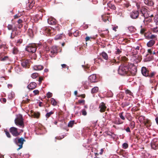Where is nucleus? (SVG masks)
Segmentation results:
<instances>
[{
	"instance_id": "obj_47",
	"label": "nucleus",
	"mask_w": 158,
	"mask_h": 158,
	"mask_svg": "<svg viewBox=\"0 0 158 158\" xmlns=\"http://www.w3.org/2000/svg\"><path fill=\"white\" fill-rule=\"evenodd\" d=\"M125 93L126 94H128L130 96H131L132 94V93L131 91L128 89L125 90Z\"/></svg>"
},
{
	"instance_id": "obj_7",
	"label": "nucleus",
	"mask_w": 158,
	"mask_h": 158,
	"mask_svg": "<svg viewBox=\"0 0 158 158\" xmlns=\"http://www.w3.org/2000/svg\"><path fill=\"white\" fill-rule=\"evenodd\" d=\"M37 47L34 44H29L26 48V50L30 52L34 53L36 50Z\"/></svg>"
},
{
	"instance_id": "obj_57",
	"label": "nucleus",
	"mask_w": 158,
	"mask_h": 158,
	"mask_svg": "<svg viewBox=\"0 0 158 158\" xmlns=\"http://www.w3.org/2000/svg\"><path fill=\"white\" fill-rule=\"evenodd\" d=\"M85 101L84 100H80L78 101V103L79 104L83 103V105L85 104Z\"/></svg>"
},
{
	"instance_id": "obj_54",
	"label": "nucleus",
	"mask_w": 158,
	"mask_h": 158,
	"mask_svg": "<svg viewBox=\"0 0 158 158\" xmlns=\"http://www.w3.org/2000/svg\"><path fill=\"white\" fill-rule=\"evenodd\" d=\"M0 101H1V102L2 103H5L6 102V100L5 98H2V99H1L0 100Z\"/></svg>"
},
{
	"instance_id": "obj_56",
	"label": "nucleus",
	"mask_w": 158,
	"mask_h": 158,
	"mask_svg": "<svg viewBox=\"0 0 158 158\" xmlns=\"http://www.w3.org/2000/svg\"><path fill=\"white\" fill-rule=\"evenodd\" d=\"M122 60L124 62L127 61L128 60V58L125 56L122 57Z\"/></svg>"
},
{
	"instance_id": "obj_61",
	"label": "nucleus",
	"mask_w": 158,
	"mask_h": 158,
	"mask_svg": "<svg viewBox=\"0 0 158 158\" xmlns=\"http://www.w3.org/2000/svg\"><path fill=\"white\" fill-rule=\"evenodd\" d=\"M112 0H103V5H105L108 1L109 2H110Z\"/></svg>"
},
{
	"instance_id": "obj_49",
	"label": "nucleus",
	"mask_w": 158,
	"mask_h": 158,
	"mask_svg": "<svg viewBox=\"0 0 158 158\" xmlns=\"http://www.w3.org/2000/svg\"><path fill=\"white\" fill-rule=\"evenodd\" d=\"M82 115L84 116H86L87 114V113L85 109L82 110L81 111Z\"/></svg>"
},
{
	"instance_id": "obj_42",
	"label": "nucleus",
	"mask_w": 158,
	"mask_h": 158,
	"mask_svg": "<svg viewBox=\"0 0 158 158\" xmlns=\"http://www.w3.org/2000/svg\"><path fill=\"white\" fill-rule=\"evenodd\" d=\"M39 76V75L38 73H34L32 74L31 77L35 79Z\"/></svg>"
},
{
	"instance_id": "obj_18",
	"label": "nucleus",
	"mask_w": 158,
	"mask_h": 158,
	"mask_svg": "<svg viewBox=\"0 0 158 158\" xmlns=\"http://www.w3.org/2000/svg\"><path fill=\"white\" fill-rule=\"evenodd\" d=\"M48 23L51 25H55L56 23V20L54 18L51 17L48 19Z\"/></svg>"
},
{
	"instance_id": "obj_14",
	"label": "nucleus",
	"mask_w": 158,
	"mask_h": 158,
	"mask_svg": "<svg viewBox=\"0 0 158 158\" xmlns=\"http://www.w3.org/2000/svg\"><path fill=\"white\" fill-rule=\"evenodd\" d=\"M141 73L144 76L146 77L148 76V71L144 67H143L142 68Z\"/></svg>"
},
{
	"instance_id": "obj_34",
	"label": "nucleus",
	"mask_w": 158,
	"mask_h": 158,
	"mask_svg": "<svg viewBox=\"0 0 158 158\" xmlns=\"http://www.w3.org/2000/svg\"><path fill=\"white\" fill-rule=\"evenodd\" d=\"M141 29L140 31V33L142 34H144L145 36V33L146 29L144 27H143L142 26H141Z\"/></svg>"
},
{
	"instance_id": "obj_60",
	"label": "nucleus",
	"mask_w": 158,
	"mask_h": 158,
	"mask_svg": "<svg viewBox=\"0 0 158 158\" xmlns=\"http://www.w3.org/2000/svg\"><path fill=\"white\" fill-rule=\"evenodd\" d=\"M53 30H50L49 29H47L45 30V31L46 32H48V33L50 34L52 32V31Z\"/></svg>"
},
{
	"instance_id": "obj_63",
	"label": "nucleus",
	"mask_w": 158,
	"mask_h": 158,
	"mask_svg": "<svg viewBox=\"0 0 158 158\" xmlns=\"http://www.w3.org/2000/svg\"><path fill=\"white\" fill-rule=\"evenodd\" d=\"M82 66L84 68H85L86 69H89V67H90V66L89 65H88V64H87L86 65H82Z\"/></svg>"
},
{
	"instance_id": "obj_59",
	"label": "nucleus",
	"mask_w": 158,
	"mask_h": 158,
	"mask_svg": "<svg viewBox=\"0 0 158 158\" xmlns=\"http://www.w3.org/2000/svg\"><path fill=\"white\" fill-rule=\"evenodd\" d=\"M116 122L118 124H120L123 123V122L121 121L119 118L118 121H116Z\"/></svg>"
},
{
	"instance_id": "obj_35",
	"label": "nucleus",
	"mask_w": 158,
	"mask_h": 158,
	"mask_svg": "<svg viewBox=\"0 0 158 158\" xmlns=\"http://www.w3.org/2000/svg\"><path fill=\"white\" fill-rule=\"evenodd\" d=\"M9 58L8 56H5L4 57H0V60L2 61H4L9 60Z\"/></svg>"
},
{
	"instance_id": "obj_43",
	"label": "nucleus",
	"mask_w": 158,
	"mask_h": 158,
	"mask_svg": "<svg viewBox=\"0 0 158 158\" xmlns=\"http://www.w3.org/2000/svg\"><path fill=\"white\" fill-rule=\"evenodd\" d=\"M123 112H121L119 114V115L120 118L123 120H125V118L124 116L123 115Z\"/></svg>"
},
{
	"instance_id": "obj_38",
	"label": "nucleus",
	"mask_w": 158,
	"mask_h": 158,
	"mask_svg": "<svg viewBox=\"0 0 158 158\" xmlns=\"http://www.w3.org/2000/svg\"><path fill=\"white\" fill-rule=\"evenodd\" d=\"M154 22H155L156 24L158 25V14H156L154 18Z\"/></svg>"
},
{
	"instance_id": "obj_9",
	"label": "nucleus",
	"mask_w": 158,
	"mask_h": 158,
	"mask_svg": "<svg viewBox=\"0 0 158 158\" xmlns=\"http://www.w3.org/2000/svg\"><path fill=\"white\" fill-rule=\"evenodd\" d=\"M21 64L23 67L25 68H29L30 64V60L29 59H22Z\"/></svg>"
},
{
	"instance_id": "obj_25",
	"label": "nucleus",
	"mask_w": 158,
	"mask_h": 158,
	"mask_svg": "<svg viewBox=\"0 0 158 158\" xmlns=\"http://www.w3.org/2000/svg\"><path fill=\"white\" fill-rule=\"evenodd\" d=\"M7 28L9 30H11L13 32L16 31L17 28L15 27H13V26L11 24H8L7 26Z\"/></svg>"
},
{
	"instance_id": "obj_13",
	"label": "nucleus",
	"mask_w": 158,
	"mask_h": 158,
	"mask_svg": "<svg viewBox=\"0 0 158 158\" xmlns=\"http://www.w3.org/2000/svg\"><path fill=\"white\" fill-rule=\"evenodd\" d=\"M37 86V84L35 82H31L27 86V88L30 90H32L35 88Z\"/></svg>"
},
{
	"instance_id": "obj_30",
	"label": "nucleus",
	"mask_w": 158,
	"mask_h": 158,
	"mask_svg": "<svg viewBox=\"0 0 158 158\" xmlns=\"http://www.w3.org/2000/svg\"><path fill=\"white\" fill-rule=\"evenodd\" d=\"M98 90V88L97 87H95L93 88L91 91V92L92 94L96 93Z\"/></svg>"
},
{
	"instance_id": "obj_55",
	"label": "nucleus",
	"mask_w": 158,
	"mask_h": 158,
	"mask_svg": "<svg viewBox=\"0 0 158 158\" xmlns=\"http://www.w3.org/2000/svg\"><path fill=\"white\" fill-rule=\"evenodd\" d=\"M94 39V38L92 37H89V36H87L85 38V40L86 41H87L90 40V39Z\"/></svg>"
},
{
	"instance_id": "obj_53",
	"label": "nucleus",
	"mask_w": 158,
	"mask_h": 158,
	"mask_svg": "<svg viewBox=\"0 0 158 158\" xmlns=\"http://www.w3.org/2000/svg\"><path fill=\"white\" fill-rule=\"evenodd\" d=\"M52 96V94L50 92H48L47 94V96L48 98L51 97Z\"/></svg>"
},
{
	"instance_id": "obj_33",
	"label": "nucleus",
	"mask_w": 158,
	"mask_h": 158,
	"mask_svg": "<svg viewBox=\"0 0 158 158\" xmlns=\"http://www.w3.org/2000/svg\"><path fill=\"white\" fill-rule=\"evenodd\" d=\"M4 131L6 135V136L9 138H11V135H10V133H9V132L7 131L6 129L5 130H4Z\"/></svg>"
},
{
	"instance_id": "obj_22",
	"label": "nucleus",
	"mask_w": 158,
	"mask_h": 158,
	"mask_svg": "<svg viewBox=\"0 0 158 158\" xmlns=\"http://www.w3.org/2000/svg\"><path fill=\"white\" fill-rule=\"evenodd\" d=\"M155 43V41L154 40H150L147 43V45L148 47H151Z\"/></svg>"
},
{
	"instance_id": "obj_36",
	"label": "nucleus",
	"mask_w": 158,
	"mask_h": 158,
	"mask_svg": "<svg viewBox=\"0 0 158 158\" xmlns=\"http://www.w3.org/2000/svg\"><path fill=\"white\" fill-rule=\"evenodd\" d=\"M62 34L58 35L56 36L54 38V39L56 40H60L62 38Z\"/></svg>"
},
{
	"instance_id": "obj_50",
	"label": "nucleus",
	"mask_w": 158,
	"mask_h": 158,
	"mask_svg": "<svg viewBox=\"0 0 158 158\" xmlns=\"http://www.w3.org/2000/svg\"><path fill=\"white\" fill-rule=\"evenodd\" d=\"M116 51L115 52V53L116 54H120L122 52V51L118 48L116 49Z\"/></svg>"
},
{
	"instance_id": "obj_1",
	"label": "nucleus",
	"mask_w": 158,
	"mask_h": 158,
	"mask_svg": "<svg viewBox=\"0 0 158 158\" xmlns=\"http://www.w3.org/2000/svg\"><path fill=\"white\" fill-rule=\"evenodd\" d=\"M138 55L134 54V63L133 64L128 63L127 64L128 73L132 76L135 75L137 72V67L138 66Z\"/></svg>"
},
{
	"instance_id": "obj_19",
	"label": "nucleus",
	"mask_w": 158,
	"mask_h": 158,
	"mask_svg": "<svg viewBox=\"0 0 158 158\" xmlns=\"http://www.w3.org/2000/svg\"><path fill=\"white\" fill-rule=\"evenodd\" d=\"M100 55L104 60H108L109 59L108 56L107 54L105 52H102Z\"/></svg>"
},
{
	"instance_id": "obj_29",
	"label": "nucleus",
	"mask_w": 158,
	"mask_h": 158,
	"mask_svg": "<svg viewBox=\"0 0 158 158\" xmlns=\"http://www.w3.org/2000/svg\"><path fill=\"white\" fill-rule=\"evenodd\" d=\"M130 103L129 102H123L121 104V106L124 108L125 107H126L129 106L130 105Z\"/></svg>"
},
{
	"instance_id": "obj_51",
	"label": "nucleus",
	"mask_w": 158,
	"mask_h": 158,
	"mask_svg": "<svg viewBox=\"0 0 158 158\" xmlns=\"http://www.w3.org/2000/svg\"><path fill=\"white\" fill-rule=\"evenodd\" d=\"M35 95H38L39 94V91L37 89H35L33 91Z\"/></svg>"
},
{
	"instance_id": "obj_24",
	"label": "nucleus",
	"mask_w": 158,
	"mask_h": 158,
	"mask_svg": "<svg viewBox=\"0 0 158 158\" xmlns=\"http://www.w3.org/2000/svg\"><path fill=\"white\" fill-rule=\"evenodd\" d=\"M125 118L129 121H131L132 120V117L129 113H126L125 115Z\"/></svg>"
},
{
	"instance_id": "obj_28",
	"label": "nucleus",
	"mask_w": 158,
	"mask_h": 158,
	"mask_svg": "<svg viewBox=\"0 0 158 158\" xmlns=\"http://www.w3.org/2000/svg\"><path fill=\"white\" fill-rule=\"evenodd\" d=\"M107 5L111 9L115 10L116 8L114 4H112L111 2L108 3Z\"/></svg>"
},
{
	"instance_id": "obj_12",
	"label": "nucleus",
	"mask_w": 158,
	"mask_h": 158,
	"mask_svg": "<svg viewBox=\"0 0 158 158\" xmlns=\"http://www.w3.org/2000/svg\"><path fill=\"white\" fill-rule=\"evenodd\" d=\"M107 108L106 104L103 102L100 103L99 105V108L100 109L99 111L101 113L104 112Z\"/></svg>"
},
{
	"instance_id": "obj_26",
	"label": "nucleus",
	"mask_w": 158,
	"mask_h": 158,
	"mask_svg": "<svg viewBox=\"0 0 158 158\" xmlns=\"http://www.w3.org/2000/svg\"><path fill=\"white\" fill-rule=\"evenodd\" d=\"M74 124H76L74 120H71L68 123V127H72Z\"/></svg>"
},
{
	"instance_id": "obj_16",
	"label": "nucleus",
	"mask_w": 158,
	"mask_h": 158,
	"mask_svg": "<svg viewBox=\"0 0 158 158\" xmlns=\"http://www.w3.org/2000/svg\"><path fill=\"white\" fill-rule=\"evenodd\" d=\"M130 17L133 19H135L138 17V12L137 10L132 11L130 14Z\"/></svg>"
},
{
	"instance_id": "obj_6",
	"label": "nucleus",
	"mask_w": 158,
	"mask_h": 158,
	"mask_svg": "<svg viewBox=\"0 0 158 158\" xmlns=\"http://www.w3.org/2000/svg\"><path fill=\"white\" fill-rule=\"evenodd\" d=\"M15 123L17 125H19L21 127H23L24 124L23 116L22 115H19L16 118L15 120Z\"/></svg>"
},
{
	"instance_id": "obj_64",
	"label": "nucleus",
	"mask_w": 158,
	"mask_h": 158,
	"mask_svg": "<svg viewBox=\"0 0 158 158\" xmlns=\"http://www.w3.org/2000/svg\"><path fill=\"white\" fill-rule=\"evenodd\" d=\"M133 29H134V27H128V29L130 31H134Z\"/></svg>"
},
{
	"instance_id": "obj_3",
	"label": "nucleus",
	"mask_w": 158,
	"mask_h": 158,
	"mask_svg": "<svg viewBox=\"0 0 158 158\" xmlns=\"http://www.w3.org/2000/svg\"><path fill=\"white\" fill-rule=\"evenodd\" d=\"M128 69L127 64H126L123 66L119 67L118 71V73L122 75L126 74H127V75H130V74L128 73Z\"/></svg>"
},
{
	"instance_id": "obj_31",
	"label": "nucleus",
	"mask_w": 158,
	"mask_h": 158,
	"mask_svg": "<svg viewBox=\"0 0 158 158\" xmlns=\"http://www.w3.org/2000/svg\"><path fill=\"white\" fill-rule=\"evenodd\" d=\"M17 31V30L16 29V31H14V32H12L11 34L10 35V38L11 39H13L15 36L17 35L16 34V31Z\"/></svg>"
},
{
	"instance_id": "obj_32",
	"label": "nucleus",
	"mask_w": 158,
	"mask_h": 158,
	"mask_svg": "<svg viewBox=\"0 0 158 158\" xmlns=\"http://www.w3.org/2000/svg\"><path fill=\"white\" fill-rule=\"evenodd\" d=\"M19 52V50L17 48L15 47L13 49V53L14 54H17Z\"/></svg>"
},
{
	"instance_id": "obj_5",
	"label": "nucleus",
	"mask_w": 158,
	"mask_h": 158,
	"mask_svg": "<svg viewBox=\"0 0 158 158\" xmlns=\"http://www.w3.org/2000/svg\"><path fill=\"white\" fill-rule=\"evenodd\" d=\"M14 142L19 147L17 149V150H20L22 148L24 142H25L26 140L22 137L20 138H15L14 139Z\"/></svg>"
},
{
	"instance_id": "obj_11",
	"label": "nucleus",
	"mask_w": 158,
	"mask_h": 158,
	"mask_svg": "<svg viewBox=\"0 0 158 158\" xmlns=\"http://www.w3.org/2000/svg\"><path fill=\"white\" fill-rule=\"evenodd\" d=\"M9 131L11 134L15 136H17L19 135V133L18 132V129L14 127H12L9 129Z\"/></svg>"
},
{
	"instance_id": "obj_44",
	"label": "nucleus",
	"mask_w": 158,
	"mask_h": 158,
	"mask_svg": "<svg viewBox=\"0 0 158 158\" xmlns=\"http://www.w3.org/2000/svg\"><path fill=\"white\" fill-rule=\"evenodd\" d=\"M22 15L21 13H18L14 15V19H18Z\"/></svg>"
},
{
	"instance_id": "obj_2",
	"label": "nucleus",
	"mask_w": 158,
	"mask_h": 158,
	"mask_svg": "<svg viewBox=\"0 0 158 158\" xmlns=\"http://www.w3.org/2000/svg\"><path fill=\"white\" fill-rule=\"evenodd\" d=\"M150 12L148 11L147 9L143 8L141 9L140 11L139 12V15H140L143 16V21H144L145 19L149 17H153V15L152 14L150 15Z\"/></svg>"
},
{
	"instance_id": "obj_17",
	"label": "nucleus",
	"mask_w": 158,
	"mask_h": 158,
	"mask_svg": "<svg viewBox=\"0 0 158 158\" xmlns=\"http://www.w3.org/2000/svg\"><path fill=\"white\" fill-rule=\"evenodd\" d=\"M96 76L95 74H92L89 76V81L91 82H97Z\"/></svg>"
},
{
	"instance_id": "obj_40",
	"label": "nucleus",
	"mask_w": 158,
	"mask_h": 158,
	"mask_svg": "<svg viewBox=\"0 0 158 158\" xmlns=\"http://www.w3.org/2000/svg\"><path fill=\"white\" fill-rule=\"evenodd\" d=\"M53 113H54V112L52 111H51L50 112H49L47 113L46 114L45 116L46 118H48L49 117H50L52 114H53Z\"/></svg>"
},
{
	"instance_id": "obj_37",
	"label": "nucleus",
	"mask_w": 158,
	"mask_h": 158,
	"mask_svg": "<svg viewBox=\"0 0 158 158\" xmlns=\"http://www.w3.org/2000/svg\"><path fill=\"white\" fill-rule=\"evenodd\" d=\"M51 103L52 105L53 106H56L57 104L56 101L53 98L51 99Z\"/></svg>"
},
{
	"instance_id": "obj_41",
	"label": "nucleus",
	"mask_w": 158,
	"mask_h": 158,
	"mask_svg": "<svg viewBox=\"0 0 158 158\" xmlns=\"http://www.w3.org/2000/svg\"><path fill=\"white\" fill-rule=\"evenodd\" d=\"M115 61L116 60H113L108 61L106 63L107 65H113L114 63L115 62Z\"/></svg>"
},
{
	"instance_id": "obj_48",
	"label": "nucleus",
	"mask_w": 158,
	"mask_h": 158,
	"mask_svg": "<svg viewBox=\"0 0 158 158\" xmlns=\"http://www.w3.org/2000/svg\"><path fill=\"white\" fill-rule=\"evenodd\" d=\"M152 30L154 32L157 33L158 32V26L153 28Z\"/></svg>"
},
{
	"instance_id": "obj_23",
	"label": "nucleus",
	"mask_w": 158,
	"mask_h": 158,
	"mask_svg": "<svg viewBox=\"0 0 158 158\" xmlns=\"http://www.w3.org/2000/svg\"><path fill=\"white\" fill-rule=\"evenodd\" d=\"M35 1L32 0L31 2H29L27 4V6L29 7V9L31 8L35 5Z\"/></svg>"
},
{
	"instance_id": "obj_52",
	"label": "nucleus",
	"mask_w": 158,
	"mask_h": 158,
	"mask_svg": "<svg viewBox=\"0 0 158 158\" xmlns=\"http://www.w3.org/2000/svg\"><path fill=\"white\" fill-rule=\"evenodd\" d=\"M131 127L132 128L135 127V123L134 121L131 122L130 123Z\"/></svg>"
},
{
	"instance_id": "obj_21",
	"label": "nucleus",
	"mask_w": 158,
	"mask_h": 158,
	"mask_svg": "<svg viewBox=\"0 0 158 158\" xmlns=\"http://www.w3.org/2000/svg\"><path fill=\"white\" fill-rule=\"evenodd\" d=\"M33 68L35 70H41L43 69L44 67L41 65H36L34 66Z\"/></svg>"
},
{
	"instance_id": "obj_20",
	"label": "nucleus",
	"mask_w": 158,
	"mask_h": 158,
	"mask_svg": "<svg viewBox=\"0 0 158 158\" xmlns=\"http://www.w3.org/2000/svg\"><path fill=\"white\" fill-rule=\"evenodd\" d=\"M144 2L145 4L149 6H152L154 4L152 0H144Z\"/></svg>"
},
{
	"instance_id": "obj_45",
	"label": "nucleus",
	"mask_w": 158,
	"mask_h": 158,
	"mask_svg": "<svg viewBox=\"0 0 158 158\" xmlns=\"http://www.w3.org/2000/svg\"><path fill=\"white\" fill-rule=\"evenodd\" d=\"M79 32L78 30L76 31L74 33H73L74 36L76 37H77L79 35Z\"/></svg>"
},
{
	"instance_id": "obj_62",
	"label": "nucleus",
	"mask_w": 158,
	"mask_h": 158,
	"mask_svg": "<svg viewBox=\"0 0 158 158\" xmlns=\"http://www.w3.org/2000/svg\"><path fill=\"white\" fill-rule=\"evenodd\" d=\"M155 74V73L154 72H152L148 76L150 77H152Z\"/></svg>"
},
{
	"instance_id": "obj_15",
	"label": "nucleus",
	"mask_w": 158,
	"mask_h": 158,
	"mask_svg": "<svg viewBox=\"0 0 158 158\" xmlns=\"http://www.w3.org/2000/svg\"><path fill=\"white\" fill-rule=\"evenodd\" d=\"M30 113L32 117L38 118L40 116V113L39 112H35L33 110L30 111Z\"/></svg>"
},
{
	"instance_id": "obj_39",
	"label": "nucleus",
	"mask_w": 158,
	"mask_h": 158,
	"mask_svg": "<svg viewBox=\"0 0 158 158\" xmlns=\"http://www.w3.org/2000/svg\"><path fill=\"white\" fill-rule=\"evenodd\" d=\"M148 38L150 39H154V40H156L157 39V35H151L150 36H149Z\"/></svg>"
},
{
	"instance_id": "obj_10",
	"label": "nucleus",
	"mask_w": 158,
	"mask_h": 158,
	"mask_svg": "<svg viewBox=\"0 0 158 158\" xmlns=\"http://www.w3.org/2000/svg\"><path fill=\"white\" fill-rule=\"evenodd\" d=\"M152 148L154 149L158 148V138H154L152 140L151 143Z\"/></svg>"
},
{
	"instance_id": "obj_27",
	"label": "nucleus",
	"mask_w": 158,
	"mask_h": 158,
	"mask_svg": "<svg viewBox=\"0 0 158 158\" xmlns=\"http://www.w3.org/2000/svg\"><path fill=\"white\" fill-rule=\"evenodd\" d=\"M23 40L21 38H20L18 39L16 42V45L17 46H19L23 43Z\"/></svg>"
},
{
	"instance_id": "obj_4",
	"label": "nucleus",
	"mask_w": 158,
	"mask_h": 158,
	"mask_svg": "<svg viewBox=\"0 0 158 158\" xmlns=\"http://www.w3.org/2000/svg\"><path fill=\"white\" fill-rule=\"evenodd\" d=\"M139 120L141 123L142 126H145L147 127H149L151 125L150 122L147 119H145V117L143 116L139 117Z\"/></svg>"
},
{
	"instance_id": "obj_8",
	"label": "nucleus",
	"mask_w": 158,
	"mask_h": 158,
	"mask_svg": "<svg viewBox=\"0 0 158 158\" xmlns=\"http://www.w3.org/2000/svg\"><path fill=\"white\" fill-rule=\"evenodd\" d=\"M50 53L49 54L51 57H54L57 53L58 49L56 46H53L50 49Z\"/></svg>"
},
{
	"instance_id": "obj_46",
	"label": "nucleus",
	"mask_w": 158,
	"mask_h": 158,
	"mask_svg": "<svg viewBox=\"0 0 158 158\" xmlns=\"http://www.w3.org/2000/svg\"><path fill=\"white\" fill-rule=\"evenodd\" d=\"M123 148L124 149L127 148L128 146V144L127 143H124L122 145Z\"/></svg>"
},
{
	"instance_id": "obj_58",
	"label": "nucleus",
	"mask_w": 158,
	"mask_h": 158,
	"mask_svg": "<svg viewBox=\"0 0 158 158\" xmlns=\"http://www.w3.org/2000/svg\"><path fill=\"white\" fill-rule=\"evenodd\" d=\"M64 137V135H62L61 137H60V136H57L55 137L56 139H57L58 140H60L62 139Z\"/></svg>"
}]
</instances>
